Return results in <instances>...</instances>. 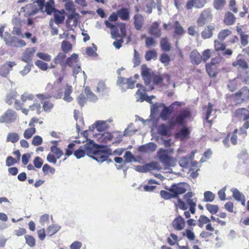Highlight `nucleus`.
I'll return each instance as SVG.
<instances>
[{"mask_svg": "<svg viewBox=\"0 0 249 249\" xmlns=\"http://www.w3.org/2000/svg\"><path fill=\"white\" fill-rule=\"evenodd\" d=\"M189 185L185 182H180L172 184L168 189V191L161 190L160 195L164 199L178 198L179 196L184 194Z\"/></svg>", "mask_w": 249, "mask_h": 249, "instance_id": "f257e3e1", "label": "nucleus"}, {"mask_svg": "<svg viewBox=\"0 0 249 249\" xmlns=\"http://www.w3.org/2000/svg\"><path fill=\"white\" fill-rule=\"evenodd\" d=\"M234 114L239 121L244 122L243 125L239 128V134L242 138H245L247 135V129L249 128V110L246 108H240L235 111Z\"/></svg>", "mask_w": 249, "mask_h": 249, "instance_id": "f03ea898", "label": "nucleus"}, {"mask_svg": "<svg viewBox=\"0 0 249 249\" xmlns=\"http://www.w3.org/2000/svg\"><path fill=\"white\" fill-rule=\"evenodd\" d=\"M168 152V150L160 148L157 153L160 161L162 163L165 169H167L170 167H174L176 164V159L169 156Z\"/></svg>", "mask_w": 249, "mask_h": 249, "instance_id": "7ed1b4c3", "label": "nucleus"}, {"mask_svg": "<svg viewBox=\"0 0 249 249\" xmlns=\"http://www.w3.org/2000/svg\"><path fill=\"white\" fill-rule=\"evenodd\" d=\"M191 117V113L188 108H183L180 112L173 118L168 122L170 126L173 127L177 124L184 125L185 124V120Z\"/></svg>", "mask_w": 249, "mask_h": 249, "instance_id": "20e7f679", "label": "nucleus"}, {"mask_svg": "<svg viewBox=\"0 0 249 249\" xmlns=\"http://www.w3.org/2000/svg\"><path fill=\"white\" fill-rule=\"evenodd\" d=\"M118 15L117 12H113L109 17L108 20L105 21V24L106 27L110 28L111 30V35L112 38L114 39H117L120 37L119 34V29L117 27L111 24L110 22H116L118 20Z\"/></svg>", "mask_w": 249, "mask_h": 249, "instance_id": "39448f33", "label": "nucleus"}, {"mask_svg": "<svg viewBox=\"0 0 249 249\" xmlns=\"http://www.w3.org/2000/svg\"><path fill=\"white\" fill-rule=\"evenodd\" d=\"M220 61V58L214 57L212 58L210 63L206 64V71L210 77H215L218 74V66Z\"/></svg>", "mask_w": 249, "mask_h": 249, "instance_id": "423d86ee", "label": "nucleus"}, {"mask_svg": "<svg viewBox=\"0 0 249 249\" xmlns=\"http://www.w3.org/2000/svg\"><path fill=\"white\" fill-rule=\"evenodd\" d=\"M66 67L68 66L72 68V72L74 75L77 74L81 70V67L78 63V55L73 53L71 56L67 58L65 62Z\"/></svg>", "mask_w": 249, "mask_h": 249, "instance_id": "0eeeda50", "label": "nucleus"}, {"mask_svg": "<svg viewBox=\"0 0 249 249\" xmlns=\"http://www.w3.org/2000/svg\"><path fill=\"white\" fill-rule=\"evenodd\" d=\"M229 36H231L228 41L229 43L232 44L238 42V37L236 35H232V31L229 29L221 30L217 35L218 39L221 41H224Z\"/></svg>", "mask_w": 249, "mask_h": 249, "instance_id": "6e6552de", "label": "nucleus"}, {"mask_svg": "<svg viewBox=\"0 0 249 249\" xmlns=\"http://www.w3.org/2000/svg\"><path fill=\"white\" fill-rule=\"evenodd\" d=\"M52 153H49L47 156V160L51 163L55 164L57 159H59L63 155V151L56 145L51 147Z\"/></svg>", "mask_w": 249, "mask_h": 249, "instance_id": "1a4fd4ad", "label": "nucleus"}, {"mask_svg": "<svg viewBox=\"0 0 249 249\" xmlns=\"http://www.w3.org/2000/svg\"><path fill=\"white\" fill-rule=\"evenodd\" d=\"M195 194L192 192H188L183 197L185 202L190 207V213L194 214L196 212V206L197 198L193 197Z\"/></svg>", "mask_w": 249, "mask_h": 249, "instance_id": "9d476101", "label": "nucleus"}, {"mask_svg": "<svg viewBox=\"0 0 249 249\" xmlns=\"http://www.w3.org/2000/svg\"><path fill=\"white\" fill-rule=\"evenodd\" d=\"M213 18L212 10L210 8L204 9L200 14L197 20V24L198 26H202L207 21L211 20Z\"/></svg>", "mask_w": 249, "mask_h": 249, "instance_id": "9b49d317", "label": "nucleus"}, {"mask_svg": "<svg viewBox=\"0 0 249 249\" xmlns=\"http://www.w3.org/2000/svg\"><path fill=\"white\" fill-rule=\"evenodd\" d=\"M66 55L65 53H59L53 59V62L51 64L50 68L52 69L55 68L57 65L59 64L62 67V70L64 71L66 68Z\"/></svg>", "mask_w": 249, "mask_h": 249, "instance_id": "f8f14e48", "label": "nucleus"}, {"mask_svg": "<svg viewBox=\"0 0 249 249\" xmlns=\"http://www.w3.org/2000/svg\"><path fill=\"white\" fill-rule=\"evenodd\" d=\"M16 112L12 109H9L0 117V123H12L16 120Z\"/></svg>", "mask_w": 249, "mask_h": 249, "instance_id": "ddd939ff", "label": "nucleus"}, {"mask_svg": "<svg viewBox=\"0 0 249 249\" xmlns=\"http://www.w3.org/2000/svg\"><path fill=\"white\" fill-rule=\"evenodd\" d=\"M232 65L234 67L243 70H246L249 69V65L248 62L243 57L242 55L241 54L237 55L236 60L232 63Z\"/></svg>", "mask_w": 249, "mask_h": 249, "instance_id": "4468645a", "label": "nucleus"}, {"mask_svg": "<svg viewBox=\"0 0 249 249\" xmlns=\"http://www.w3.org/2000/svg\"><path fill=\"white\" fill-rule=\"evenodd\" d=\"M153 73L150 72L149 69L147 68L146 65H142L141 66V75L146 85L151 83Z\"/></svg>", "mask_w": 249, "mask_h": 249, "instance_id": "2eb2a0df", "label": "nucleus"}, {"mask_svg": "<svg viewBox=\"0 0 249 249\" xmlns=\"http://www.w3.org/2000/svg\"><path fill=\"white\" fill-rule=\"evenodd\" d=\"M16 65L15 61H7L0 67V75L3 77H7L13 67Z\"/></svg>", "mask_w": 249, "mask_h": 249, "instance_id": "dca6fc26", "label": "nucleus"}, {"mask_svg": "<svg viewBox=\"0 0 249 249\" xmlns=\"http://www.w3.org/2000/svg\"><path fill=\"white\" fill-rule=\"evenodd\" d=\"M186 222L184 219L181 216H177L173 221L172 225L176 231H181L185 227Z\"/></svg>", "mask_w": 249, "mask_h": 249, "instance_id": "f3484780", "label": "nucleus"}, {"mask_svg": "<svg viewBox=\"0 0 249 249\" xmlns=\"http://www.w3.org/2000/svg\"><path fill=\"white\" fill-rule=\"evenodd\" d=\"M36 51V49L35 47L26 48L22 54L21 57L22 61L27 63L31 61L33 59V56L34 55Z\"/></svg>", "mask_w": 249, "mask_h": 249, "instance_id": "a211bd4d", "label": "nucleus"}, {"mask_svg": "<svg viewBox=\"0 0 249 249\" xmlns=\"http://www.w3.org/2000/svg\"><path fill=\"white\" fill-rule=\"evenodd\" d=\"M207 3V0H189L186 5L187 10L192 9L193 7L196 8H202Z\"/></svg>", "mask_w": 249, "mask_h": 249, "instance_id": "6ab92c4d", "label": "nucleus"}, {"mask_svg": "<svg viewBox=\"0 0 249 249\" xmlns=\"http://www.w3.org/2000/svg\"><path fill=\"white\" fill-rule=\"evenodd\" d=\"M164 77H166L168 81L170 80V76L168 74L161 75L159 73H153L152 81L155 85H160L162 84Z\"/></svg>", "mask_w": 249, "mask_h": 249, "instance_id": "aec40b11", "label": "nucleus"}, {"mask_svg": "<svg viewBox=\"0 0 249 249\" xmlns=\"http://www.w3.org/2000/svg\"><path fill=\"white\" fill-rule=\"evenodd\" d=\"M160 24L157 21L154 22L149 28V33L156 37H159L161 35V31L159 28Z\"/></svg>", "mask_w": 249, "mask_h": 249, "instance_id": "412c9836", "label": "nucleus"}, {"mask_svg": "<svg viewBox=\"0 0 249 249\" xmlns=\"http://www.w3.org/2000/svg\"><path fill=\"white\" fill-rule=\"evenodd\" d=\"M144 24V18L143 16L139 14H137L134 16V25L137 30H141Z\"/></svg>", "mask_w": 249, "mask_h": 249, "instance_id": "4be33fe9", "label": "nucleus"}, {"mask_svg": "<svg viewBox=\"0 0 249 249\" xmlns=\"http://www.w3.org/2000/svg\"><path fill=\"white\" fill-rule=\"evenodd\" d=\"M236 18L233 14L230 12H227L225 13L223 23L227 26H231L234 24L235 22Z\"/></svg>", "mask_w": 249, "mask_h": 249, "instance_id": "5701e85b", "label": "nucleus"}, {"mask_svg": "<svg viewBox=\"0 0 249 249\" xmlns=\"http://www.w3.org/2000/svg\"><path fill=\"white\" fill-rule=\"evenodd\" d=\"M235 96L242 100L248 99L249 98V89L247 87H243L235 93Z\"/></svg>", "mask_w": 249, "mask_h": 249, "instance_id": "b1692460", "label": "nucleus"}, {"mask_svg": "<svg viewBox=\"0 0 249 249\" xmlns=\"http://www.w3.org/2000/svg\"><path fill=\"white\" fill-rule=\"evenodd\" d=\"M190 60L193 64L198 65L202 60L201 55L197 51H193L190 53Z\"/></svg>", "mask_w": 249, "mask_h": 249, "instance_id": "393cba45", "label": "nucleus"}, {"mask_svg": "<svg viewBox=\"0 0 249 249\" xmlns=\"http://www.w3.org/2000/svg\"><path fill=\"white\" fill-rule=\"evenodd\" d=\"M233 197L237 201H240L243 206L245 205L246 198L245 196L238 189H233L232 191Z\"/></svg>", "mask_w": 249, "mask_h": 249, "instance_id": "a878e982", "label": "nucleus"}, {"mask_svg": "<svg viewBox=\"0 0 249 249\" xmlns=\"http://www.w3.org/2000/svg\"><path fill=\"white\" fill-rule=\"evenodd\" d=\"M160 46L161 50L164 52H169L172 49V46L167 37H162L160 40Z\"/></svg>", "mask_w": 249, "mask_h": 249, "instance_id": "bb28decb", "label": "nucleus"}, {"mask_svg": "<svg viewBox=\"0 0 249 249\" xmlns=\"http://www.w3.org/2000/svg\"><path fill=\"white\" fill-rule=\"evenodd\" d=\"M108 156L103 151L97 150L92 158L99 162H103L107 160Z\"/></svg>", "mask_w": 249, "mask_h": 249, "instance_id": "cd10ccee", "label": "nucleus"}, {"mask_svg": "<svg viewBox=\"0 0 249 249\" xmlns=\"http://www.w3.org/2000/svg\"><path fill=\"white\" fill-rule=\"evenodd\" d=\"M173 28L174 29V35L175 36H180L185 33V31L183 28L178 20H176L174 22Z\"/></svg>", "mask_w": 249, "mask_h": 249, "instance_id": "c85d7f7f", "label": "nucleus"}, {"mask_svg": "<svg viewBox=\"0 0 249 249\" xmlns=\"http://www.w3.org/2000/svg\"><path fill=\"white\" fill-rule=\"evenodd\" d=\"M54 22L56 24L62 23L65 19L64 11L63 10L60 11L58 10L54 11L53 13Z\"/></svg>", "mask_w": 249, "mask_h": 249, "instance_id": "c756f323", "label": "nucleus"}, {"mask_svg": "<svg viewBox=\"0 0 249 249\" xmlns=\"http://www.w3.org/2000/svg\"><path fill=\"white\" fill-rule=\"evenodd\" d=\"M118 17L123 20H128L130 18V12L128 9L122 8L117 11Z\"/></svg>", "mask_w": 249, "mask_h": 249, "instance_id": "7c9ffc66", "label": "nucleus"}, {"mask_svg": "<svg viewBox=\"0 0 249 249\" xmlns=\"http://www.w3.org/2000/svg\"><path fill=\"white\" fill-rule=\"evenodd\" d=\"M214 27L212 25H208L206 27L201 33L202 37L204 39L209 38L212 36Z\"/></svg>", "mask_w": 249, "mask_h": 249, "instance_id": "2f4dec72", "label": "nucleus"}, {"mask_svg": "<svg viewBox=\"0 0 249 249\" xmlns=\"http://www.w3.org/2000/svg\"><path fill=\"white\" fill-rule=\"evenodd\" d=\"M157 145L153 142H149L140 147V150L143 152H152L156 150Z\"/></svg>", "mask_w": 249, "mask_h": 249, "instance_id": "473e14b6", "label": "nucleus"}, {"mask_svg": "<svg viewBox=\"0 0 249 249\" xmlns=\"http://www.w3.org/2000/svg\"><path fill=\"white\" fill-rule=\"evenodd\" d=\"M213 107V105L212 103L210 102L208 103L207 106H205L203 107V110L205 111L204 114L205 116V119L210 124L212 123V121L209 120V119L212 113Z\"/></svg>", "mask_w": 249, "mask_h": 249, "instance_id": "72a5a7b5", "label": "nucleus"}, {"mask_svg": "<svg viewBox=\"0 0 249 249\" xmlns=\"http://www.w3.org/2000/svg\"><path fill=\"white\" fill-rule=\"evenodd\" d=\"M182 235L183 236L186 237L190 242L194 241L196 238L195 234L193 231V228L186 229L182 232Z\"/></svg>", "mask_w": 249, "mask_h": 249, "instance_id": "f704fd0d", "label": "nucleus"}, {"mask_svg": "<svg viewBox=\"0 0 249 249\" xmlns=\"http://www.w3.org/2000/svg\"><path fill=\"white\" fill-rule=\"evenodd\" d=\"M84 146V150H85V154L90 157H93L94 153L97 151L95 149L94 145L91 143H86L83 145Z\"/></svg>", "mask_w": 249, "mask_h": 249, "instance_id": "c9c22d12", "label": "nucleus"}, {"mask_svg": "<svg viewBox=\"0 0 249 249\" xmlns=\"http://www.w3.org/2000/svg\"><path fill=\"white\" fill-rule=\"evenodd\" d=\"M190 134V131L186 126L182 128L176 134V137L183 140L188 137Z\"/></svg>", "mask_w": 249, "mask_h": 249, "instance_id": "e433bc0d", "label": "nucleus"}, {"mask_svg": "<svg viewBox=\"0 0 249 249\" xmlns=\"http://www.w3.org/2000/svg\"><path fill=\"white\" fill-rule=\"evenodd\" d=\"M33 7L32 3L28 4L21 8V12H24L29 16L34 15L37 12V10H30Z\"/></svg>", "mask_w": 249, "mask_h": 249, "instance_id": "4c0bfd02", "label": "nucleus"}, {"mask_svg": "<svg viewBox=\"0 0 249 249\" xmlns=\"http://www.w3.org/2000/svg\"><path fill=\"white\" fill-rule=\"evenodd\" d=\"M72 88L71 86H67L64 92V100L68 102H71L73 100L72 97L71 96L72 93Z\"/></svg>", "mask_w": 249, "mask_h": 249, "instance_id": "58836bf2", "label": "nucleus"}, {"mask_svg": "<svg viewBox=\"0 0 249 249\" xmlns=\"http://www.w3.org/2000/svg\"><path fill=\"white\" fill-rule=\"evenodd\" d=\"M226 4V0H213V5L217 10H222Z\"/></svg>", "mask_w": 249, "mask_h": 249, "instance_id": "ea45409f", "label": "nucleus"}, {"mask_svg": "<svg viewBox=\"0 0 249 249\" xmlns=\"http://www.w3.org/2000/svg\"><path fill=\"white\" fill-rule=\"evenodd\" d=\"M222 42L219 39L214 40V48L216 52L224 51L225 50L226 45Z\"/></svg>", "mask_w": 249, "mask_h": 249, "instance_id": "a19ab883", "label": "nucleus"}, {"mask_svg": "<svg viewBox=\"0 0 249 249\" xmlns=\"http://www.w3.org/2000/svg\"><path fill=\"white\" fill-rule=\"evenodd\" d=\"M19 136L18 134L16 133H9L7 136L6 142H10L13 143H16L18 141Z\"/></svg>", "mask_w": 249, "mask_h": 249, "instance_id": "79ce46f5", "label": "nucleus"}, {"mask_svg": "<svg viewBox=\"0 0 249 249\" xmlns=\"http://www.w3.org/2000/svg\"><path fill=\"white\" fill-rule=\"evenodd\" d=\"M211 219L204 215H201L197 220V225L200 228H202L205 224L210 222Z\"/></svg>", "mask_w": 249, "mask_h": 249, "instance_id": "37998d69", "label": "nucleus"}, {"mask_svg": "<svg viewBox=\"0 0 249 249\" xmlns=\"http://www.w3.org/2000/svg\"><path fill=\"white\" fill-rule=\"evenodd\" d=\"M61 49L63 52L62 53L66 54L72 49V45L69 41L64 40L62 42Z\"/></svg>", "mask_w": 249, "mask_h": 249, "instance_id": "c03bdc74", "label": "nucleus"}, {"mask_svg": "<svg viewBox=\"0 0 249 249\" xmlns=\"http://www.w3.org/2000/svg\"><path fill=\"white\" fill-rule=\"evenodd\" d=\"M36 132V129L35 127L32 126L30 128H28L25 129L23 136L26 139H29L32 138L33 135L35 134Z\"/></svg>", "mask_w": 249, "mask_h": 249, "instance_id": "a18cd8bd", "label": "nucleus"}, {"mask_svg": "<svg viewBox=\"0 0 249 249\" xmlns=\"http://www.w3.org/2000/svg\"><path fill=\"white\" fill-rule=\"evenodd\" d=\"M73 154L77 159H80L84 157L86 155L84 146L83 145L80 146L78 149L74 151Z\"/></svg>", "mask_w": 249, "mask_h": 249, "instance_id": "49530a36", "label": "nucleus"}, {"mask_svg": "<svg viewBox=\"0 0 249 249\" xmlns=\"http://www.w3.org/2000/svg\"><path fill=\"white\" fill-rule=\"evenodd\" d=\"M157 182L155 180L150 179L148 182V185L144 187V189L147 192H152L156 188V186L152 185V184H157Z\"/></svg>", "mask_w": 249, "mask_h": 249, "instance_id": "de8ad7c7", "label": "nucleus"}, {"mask_svg": "<svg viewBox=\"0 0 249 249\" xmlns=\"http://www.w3.org/2000/svg\"><path fill=\"white\" fill-rule=\"evenodd\" d=\"M84 91L87 98L90 101H95L97 99V96L90 90V89L89 87L85 88Z\"/></svg>", "mask_w": 249, "mask_h": 249, "instance_id": "09e8293b", "label": "nucleus"}, {"mask_svg": "<svg viewBox=\"0 0 249 249\" xmlns=\"http://www.w3.org/2000/svg\"><path fill=\"white\" fill-rule=\"evenodd\" d=\"M157 56V52L154 50L147 51L145 54V58L146 61H150L152 59L156 58Z\"/></svg>", "mask_w": 249, "mask_h": 249, "instance_id": "8fccbe9b", "label": "nucleus"}, {"mask_svg": "<svg viewBox=\"0 0 249 249\" xmlns=\"http://www.w3.org/2000/svg\"><path fill=\"white\" fill-rule=\"evenodd\" d=\"M178 162L181 167L187 168L191 162V159L188 157H182L180 158Z\"/></svg>", "mask_w": 249, "mask_h": 249, "instance_id": "3c124183", "label": "nucleus"}, {"mask_svg": "<svg viewBox=\"0 0 249 249\" xmlns=\"http://www.w3.org/2000/svg\"><path fill=\"white\" fill-rule=\"evenodd\" d=\"M171 112L168 107H164L160 113V116L163 120L166 121L171 114Z\"/></svg>", "mask_w": 249, "mask_h": 249, "instance_id": "603ef678", "label": "nucleus"}, {"mask_svg": "<svg viewBox=\"0 0 249 249\" xmlns=\"http://www.w3.org/2000/svg\"><path fill=\"white\" fill-rule=\"evenodd\" d=\"M34 95L32 94H29L28 93H24V94H22L20 97V99L23 104H24L27 101H34Z\"/></svg>", "mask_w": 249, "mask_h": 249, "instance_id": "864d4df0", "label": "nucleus"}, {"mask_svg": "<svg viewBox=\"0 0 249 249\" xmlns=\"http://www.w3.org/2000/svg\"><path fill=\"white\" fill-rule=\"evenodd\" d=\"M168 127L165 124H161L159 126L158 131V133L161 136H167L168 133Z\"/></svg>", "mask_w": 249, "mask_h": 249, "instance_id": "5fc2aeb1", "label": "nucleus"}, {"mask_svg": "<svg viewBox=\"0 0 249 249\" xmlns=\"http://www.w3.org/2000/svg\"><path fill=\"white\" fill-rule=\"evenodd\" d=\"M75 144L73 142L70 143L67 148L66 149L65 156L67 157L70 156L74 153L75 150Z\"/></svg>", "mask_w": 249, "mask_h": 249, "instance_id": "6e6d98bb", "label": "nucleus"}, {"mask_svg": "<svg viewBox=\"0 0 249 249\" xmlns=\"http://www.w3.org/2000/svg\"><path fill=\"white\" fill-rule=\"evenodd\" d=\"M95 127L99 131H104L107 128L106 122L103 121H98L95 123Z\"/></svg>", "mask_w": 249, "mask_h": 249, "instance_id": "4d7b16f0", "label": "nucleus"}, {"mask_svg": "<svg viewBox=\"0 0 249 249\" xmlns=\"http://www.w3.org/2000/svg\"><path fill=\"white\" fill-rule=\"evenodd\" d=\"M204 200L206 202H212L215 198V195L211 191H206L204 194Z\"/></svg>", "mask_w": 249, "mask_h": 249, "instance_id": "13d9d810", "label": "nucleus"}, {"mask_svg": "<svg viewBox=\"0 0 249 249\" xmlns=\"http://www.w3.org/2000/svg\"><path fill=\"white\" fill-rule=\"evenodd\" d=\"M206 208L207 210L212 214L216 213L219 209L217 205H214L210 204H206Z\"/></svg>", "mask_w": 249, "mask_h": 249, "instance_id": "bf43d9fd", "label": "nucleus"}, {"mask_svg": "<svg viewBox=\"0 0 249 249\" xmlns=\"http://www.w3.org/2000/svg\"><path fill=\"white\" fill-rule=\"evenodd\" d=\"M29 110H36V114L39 115L41 112V105L39 103H34L29 107Z\"/></svg>", "mask_w": 249, "mask_h": 249, "instance_id": "052dcab7", "label": "nucleus"}, {"mask_svg": "<svg viewBox=\"0 0 249 249\" xmlns=\"http://www.w3.org/2000/svg\"><path fill=\"white\" fill-rule=\"evenodd\" d=\"M42 107L45 112H50L53 109V105L50 101H45L43 103Z\"/></svg>", "mask_w": 249, "mask_h": 249, "instance_id": "680f3d73", "label": "nucleus"}, {"mask_svg": "<svg viewBox=\"0 0 249 249\" xmlns=\"http://www.w3.org/2000/svg\"><path fill=\"white\" fill-rule=\"evenodd\" d=\"M13 34L18 36L23 37V35L22 33L21 30V25L19 23L17 26H14L12 32Z\"/></svg>", "mask_w": 249, "mask_h": 249, "instance_id": "e2e57ef3", "label": "nucleus"}, {"mask_svg": "<svg viewBox=\"0 0 249 249\" xmlns=\"http://www.w3.org/2000/svg\"><path fill=\"white\" fill-rule=\"evenodd\" d=\"M145 43V46L148 48L156 45V41L152 37H146Z\"/></svg>", "mask_w": 249, "mask_h": 249, "instance_id": "0e129e2a", "label": "nucleus"}, {"mask_svg": "<svg viewBox=\"0 0 249 249\" xmlns=\"http://www.w3.org/2000/svg\"><path fill=\"white\" fill-rule=\"evenodd\" d=\"M42 171L45 175L48 174L49 173L52 174H53L55 173V169L47 164H45L43 166Z\"/></svg>", "mask_w": 249, "mask_h": 249, "instance_id": "69168bd1", "label": "nucleus"}, {"mask_svg": "<svg viewBox=\"0 0 249 249\" xmlns=\"http://www.w3.org/2000/svg\"><path fill=\"white\" fill-rule=\"evenodd\" d=\"M227 86L230 91L231 92L235 91L237 88V82L235 79L230 80Z\"/></svg>", "mask_w": 249, "mask_h": 249, "instance_id": "338daca9", "label": "nucleus"}, {"mask_svg": "<svg viewBox=\"0 0 249 249\" xmlns=\"http://www.w3.org/2000/svg\"><path fill=\"white\" fill-rule=\"evenodd\" d=\"M26 243L31 247L35 246L36 241L34 237L30 235H26L25 236Z\"/></svg>", "mask_w": 249, "mask_h": 249, "instance_id": "774afa93", "label": "nucleus"}]
</instances>
